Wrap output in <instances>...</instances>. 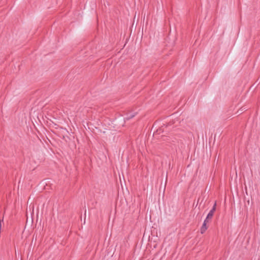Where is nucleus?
Returning a JSON list of instances; mask_svg holds the SVG:
<instances>
[{
    "instance_id": "nucleus-1",
    "label": "nucleus",
    "mask_w": 260,
    "mask_h": 260,
    "mask_svg": "<svg viewBox=\"0 0 260 260\" xmlns=\"http://www.w3.org/2000/svg\"><path fill=\"white\" fill-rule=\"evenodd\" d=\"M135 113H131L129 114H127L126 116L125 117V119H126V120L130 119L131 118H132L133 117H134L135 116Z\"/></svg>"
},
{
    "instance_id": "nucleus-2",
    "label": "nucleus",
    "mask_w": 260,
    "mask_h": 260,
    "mask_svg": "<svg viewBox=\"0 0 260 260\" xmlns=\"http://www.w3.org/2000/svg\"><path fill=\"white\" fill-rule=\"evenodd\" d=\"M213 215V213H211V212H209L208 213V215H207L205 220L209 222V220L212 218Z\"/></svg>"
},
{
    "instance_id": "nucleus-3",
    "label": "nucleus",
    "mask_w": 260,
    "mask_h": 260,
    "mask_svg": "<svg viewBox=\"0 0 260 260\" xmlns=\"http://www.w3.org/2000/svg\"><path fill=\"white\" fill-rule=\"evenodd\" d=\"M216 203H215L212 209L209 212L214 214V213L216 210Z\"/></svg>"
},
{
    "instance_id": "nucleus-4",
    "label": "nucleus",
    "mask_w": 260,
    "mask_h": 260,
    "mask_svg": "<svg viewBox=\"0 0 260 260\" xmlns=\"http://www.w3.org/2000/svg\"><path fill=\"white\" fill-rule=\"evenodd\" d=\"M216 203H215L212 209L209 212L214 214V213L216 210Z\"/></svg>"
},
{
    "instance_id": "nucleus-5",
    "label": "nucleus",
    "mask_w": 260,
    "mask_h": 260,
    "mask_svg": "<svg viewBox=\"0 0 260 260\" xmlns=\"http://www.w3.org/2000/svg\"><path fill=\"white\" fill-rule=\"evenodd\" d=\"M216 203H215L212 209L209 212L214 214V213L216 210Z\"/></svg>"
},
{
    "instance_id": "nucleus-6",
    "label": "nucleus",
    "mask_w": 260,
    "mask_h": 260,
    "mask_svg": "<svg viewBox=\"0 0 260 260\" xmlns=\"http://www.w3.org/2000/svg\"><path fill=\"white\" fill-rule=\"evenodd\" d=\"M207 222H208V221H206V220H204L203 226H202L203 228H207L206 224Z\"/></svg>"
},
{
    "instance_id": "nucleus-7",
    "label": "nucleus",
    "mask_w": 260,
    "mask_h": 260,
    "mask_svg": "<svg viewBox=\"0 0 260 260\" xmlns=\"http://www.w3.org/2000/svg\"><path fill=\"white\" fill-rule=\"evenodd\" d=\"M206 229H207V228H203L202 227V228H201V233H203L206 230Z\"/></svg>"
}]
</instances>
